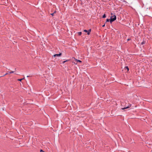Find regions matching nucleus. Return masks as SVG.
I'll use <instances>...</instances> for the list:
<instances>
[{
	"label": "nucleus",
	"mask_w": 152,
	"mask_h": 152,
	"mask_svg": "<svg viewBox=\"0 0 152 152\" xmlns=\"http://www.w3.org/2000/svg\"><path fill=\"white\" fill-rule=\"evenodd\" d=\"M116 19V17L115 15H113L111 16L110 20V22L111 23L115 21Z\"/></svg>",
	"instance_id": "1"
},
{
	"label": "nucleus",
	"mask_w": 152,
	"mask_h": 152,
	"mask_svg": "<svg viewBox=\"0 0 152 152\" xmlns=\"http://www.w3.org/2000/svg\"><path fill=\"white\" fill-rule=\"evenodd\" d=\"M91 29H89L88 31H87L86 30H84L83 31L84 32H87V34L88 35H89L90 34L91 31Z\"/></svg>",
	"instance_id": "2"
},
{
	"label": "nucleus",
	"mask_w": 152,
	"mask_h": 152,
	"mask_svg": "<svg viewBox=\"0 0 152 152\" xmlns=\"http://www.w3.org/2000/svg\"><path fill=\"white\" fill-rule=\"evenodd\" d=\"M62 54L60 53L59 54H56L53 55V56L54 57H59L61 56V55Z\"/></svg>",
	"instance_id": "3"
},
{
	"label": "nucleus",
	"mask_w": 152,
	"mask_h": 152,
	"mask_svg": "<svg viewBox=\"0 0 152 152\" xmlns=\"http://www.w3.org/2000/svg\"><path fill=\"white\" fill-rule=\"evenodd\" d=\"M131 106V104H130L128 106V107H124V108H121V109L122 110H124L125 109H126L127 108H129Z\"/></svg>",
	"instance_id": "4"
},
{
	"label": "nucleus",
	"mask_w": 152,
	"mask_h": 152,
	"mask_svg": "<svg viewBox=\"0 0 152 152\" xmlns=\"http://www.w3.org/2000/svg\"><path fill=\"white\" fill-rule=\"evenodd\" d=\"M13 72H14L13 71L10 72H9L7 73H6L4 75H8V74H11V73H13Z\"/></svg>",
	"instance_id": "5"
},
{
	"label": "nucleus",
	"mask_w": 152,
	"mask_h": 152,
	"mask_svg": "<svg viewBox=\"0 0 152 152\" xmlns=\"http://www.w3.org/2000/svg\"><path fill=\"white\" fill-rule=\"evenodd\" d=\"M74 59H75V60L76 61H77V62H79L80 63H81L82 62V61L80 60H77V59H75V58H74Z\"/></svg>",
	"instance_id": "6"
},
{
	"label": "nucleus",
	"mask_w": 152,
	"mask_h": 152,
	"mask_svg": "<svg viewBox=\"0 0 152 152\" xmlns=\"http://www.w3.org/2000/svg\"><path fill=\"white\" fill-rule=\"evenodd\" d=\"M78 35L80 36L82 34V32H79L78 33Z\"/></svg>",
	"instance_id": "7"
},
{
	"label": "nucleus",
	"mask_w": 152,
	"mask_h": 152,
	"mask_svg": "<svg viewBox=\"0 0 152 152\" xmlns=\"http://www.w3.org/2000/svg\"><path fill=\"white\" fill-rule=\"evenodd\" d=\"M125 68L126 69H127V71H128L129 70V69L128 68V66H125Z\"/></svg>",
	"instance_id": "8"
},
{
	"label": "nucleus",
	"mask_w": 152,
	"mask_h": 152,
	"mask_svg": "<svg viewBox=\"0 0 152 152\" xmlns=\"http://www.w3.org/2000/svg\"><path fill=\"white\" fill-rule=\"evenodd\" d=\"M24 78V77L23 78L21 79H19L18 80L21 81L22 80H23Z\"/></svg>",
	"instance_id": "9"
},
{
	"label": "nucleus",
	"mask_w": 152,
	"mask_h": 152,
	"mask_svg": "<svg viewBox=\"0 0 152 152\" xmlns=\"http://www.w3.org/2000/svg\"><path fill=\"white\" fill-rule=\"evenodd\" d=\"M106 15H105V14H104L103 15V16H102V18H106Z\"/></svg>",
	"instance_id": "10"
},
{
	"label": "nucleus",
	"mask_w": 152,
	"mask_h": 152,
	"mask_svg": "<svg viewBox=\"0 0 152 152\" xmlns=\"http://www.w3.org/2000/svg\"><path fill=\"white\" fill-rule=\"evenodd\" d=\"M56 12V11H55L54 13H51L50 14L52 16H53L54 15V14Z\"/></svg>",
	"instance_id": "11"
},
{
	"label": "nucleus",
	"mask_w": 152,
	"mask_h": 152,
	"mask_svg": "<svg viewBox=\"0 0 152 152\" xmlns=\"http://www.w3.org/2000/svg\"><path fill=\"white\" fill-rule=\"evenodd\" d=\"M110 19H107V20H106V22H109V21H110Z\"/></svg>",
	"instance_id": "12"
},
{
	"label": "nucleus",
	"mask_w": 152,
	"mask_h": 152,
	"mask_svg": "<svg viewBox=\"0 0 152 152\" xmlns=\"http://www.w3.org/2000/svg\"><path fill=\"white\" fill-rule=\"evenodd\" d=\"M145 44V42L144 41H143V42H141V45H143V44Z\"/></svg>",
	"instance_id": "13"
},
{
	"label": "nucleus",
	"mask_w": 152,
	"mask_h": 152,
	"mask_svg": "<svg viewBox=\"0 0 152 152\" xmlns=\"http://www.w3.org/2000/svg\"><path fill=\"white\" fill-rule=\"evenodd\" d=\"M69 61V60H66V61H63V63H65L67 61Z\"/></svg>",
	"instance_id": "14"
},
{
	"label": "nucleus",
	"mask_w": 152,
	"mask_h": 152,
	"mask_svg": "<svg viewBox=\"0 0 152 152\" xmlns=\"http://www.w3.org/2000/svg\"><path fill=\"white\" fill-rule=\"evenodd\" d=\"M105 26V24H104L102 26V27H104Z\"/></svg>",
	"instance_id": "15"
},
{
	"label": "nucleus",
	"mask_w": 152,
	"mask_h": 152,
	"mask_svg": "<svg viewBox=\"0 0 152 152\" xmlns=\"http://www.w3.org/2000/svg\"><path fill=\"white\" fill-rule=\"evenodd\" d=\"M42 151L43 152V151L42 150H41L40 152H42Z\"/></svg>",
	"instance_id": "16"
},
{
	"label": "nucleus",
	"mask_w": 152,
	"mask_h": 152,
	"mask_svg": "<svg viewBox=\"0 0 152 152\" xmlns=\"http://www.w3.org/2000/svg\"><path fill=\"white\" fill-rule=\"evenodd\" d=\"M130 40V39H128L127 40H128V41H129V40Z\"/></svg>",
	"instance_id": "17"
},
{
	"label": "nucleus",
	"mask_w": 152,
	"mask_h": 152,
	"mask_svg": "<svg viewBox=\"0 0 152 152\" xmlns=\"http://www.w3.org/2000/svg\"><path fill=\"white\" fill-rule=\"evenodd\" d=\"M29 77V76H27V77Z\"/></svg>",
	"instance_id": "18"
},
{
	"label": "nucleus",
	"mask_w": 152,
	"mask_h": 152,
	"mask_svg": "<svg viewBox=\"0 0 152 152\" xmlns=\"http://www.w3.org/2000/svg\"><path fill=\"white\" fill-rule=\"evenodd\" d=\"M15 74H16V75H17V74H16V73H15Z\"/></svg>",
	"instance_id": "19"
},
{
	"label": "nucleus",
	"mask_w": 152,
	"mask_h": 152,
	"mask_svg": "<svg viewBox=\"0 0 152 152\" xmlns=\"http://www.w3.org/2000/svg\"><path fill=\"white\" fill-rule=\"evenodd\" d=\"M151 152H152V151H151Z\"/></svg>",
	"instance_id": "20"
},
{
	"label": "nucleus",
	"mask_w": 152,
	"mask_h": 152,
	"mask_svg": "<svg viewBox=\"0 0 152 152\" xmlns=\"http://www.w3.org/2000/svg\"><path fill=\"white\" fill-rule=\"evenodd\" d=\"M43 152H45L43 151Z\"/></svg>",
	"instance_id": "21"
}]
</instances>
